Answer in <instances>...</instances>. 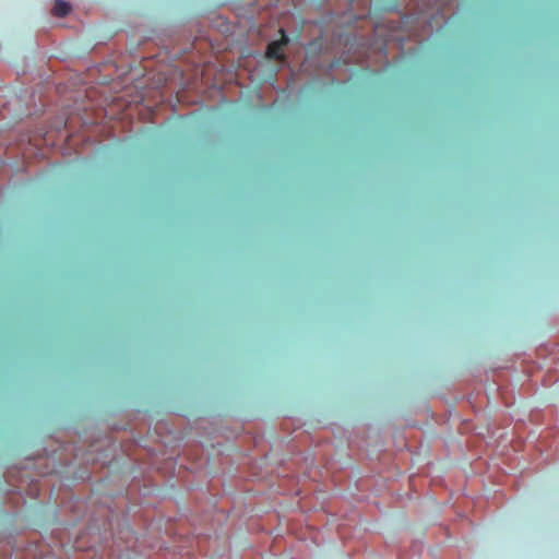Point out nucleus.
I'll use <instances>...</instances> for the list:
<instances>
[{"mask_svg": "<svg viewBox=\"0 0 559 559\" xmlns=\"http://www.w3.org/2000/svg\"><path fill=\"white\" fill-rule=\"evenodd\" d=\"M287 37L283 34L282 40L270 43L266 48V56L270 59L283 60V47L287 44Z\"/></svg>", "mask_w": 559, "mask_h": 559, "instance_id": "obj_1", "label": "nucleus"}, {"mask_svg": "<svg viewBox=\"0 0 559 559\" xmlns=\"http://www.w3.org/2000/svg\"><path fill=\"white\" fill-rule=\"evenodd\" d=\"M71 11V5L63 1V0H56L53 8H52V14L57 17H64L67 16Z\"/></svg>", "mask_w": 559, "mask_h": 559, "instance_id": "obj_2", "label": "nucleus"}, {"mask_svg": "<svg viewBox=\"0 0 559 559\" xmlns=\"http://www.w3.org/2000/svg\"><path fill=\"white\" fill-rule=\"evenodd\" d=\"M66 126H67V120H64L63 118H59L51 128H53L56 130H61V129L66 128Z\"/></svg>", "mask_w": 559, "mask_h": 559, "instance_id": "obj_3", "label": "nucleus"}, {"mask_svg": "<svg viewBox=\"0 0 559 559\" xmlns=\"http://www.w3.org/2000/svg\"><path fill=\"white\" fill-rule=\"evenodd\" d=\"M48 134H49V132H48V131H46L45 133H43V134H38L37 136L45 138V136H47Z\"/></svg>", "mask_w": 559, "mask_h": 559, "instance_id": "obj_4", "label": "nucleus"}]
</instances>
